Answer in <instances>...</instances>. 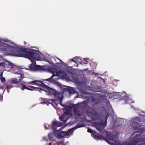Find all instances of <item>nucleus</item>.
Listing matches in <instances>:
<instances>
[{
    "instance_id": "nucleus-1",
    "label": "nucleus",
    "mask_w": 145,
    "mask_h": 145,
    "mask_svg": "<svg viewBox=\"0 0 145 145\" xmlns=\"http://www.w3.org/2000/svg\"><path fill=\"white\" fill-rule=\"evenodd\" d=\"M16 44L10 42L7 39H0V50L3 51L4 50L10 51L14 49L16 50L14 55L19 57H23L30 59L32 63L29 69L33 71H35L38 70H42L43 66L36 65L35 60L45 61L44 55L36 50H27L26 52L23 48H19L16 47Z\"/></svg>"
},
{
    "instance_id": "nucleus-2",
    "label": "nucleus",
    "mask_w": 145,
    "mask_h": 145,
    "mask_svg": "<svg viewBox=\"0 0 145 145\" xmlns=\"http://www.w3.org/2000/svg\"><path fill=\"white\" fill-rule=\"evenodd\" d=\"M52 123L53 134L51 133L48 134V139L50 141L55 140V137L59 139L62 138L64 137L68 138V136L69 137L71 135L75 129L83 127L82 125L77 124L74 128L69 129L67 132L62 131L63 129L62 127L59 129L57 128V127L62 125L63 124L61 123L55 121L53 122Z\"/></svg>"
},
{
    "instance_id": "nucleus-3",
    "label": "nucleus",
    "mask_w": 145,
    "mask_h": 145,
    "mask_svg": "<svg viewBox=\"0 0 145 145\" xmlns=\"http://www.w3.org/2000/svg\"><path fill=\"white\" fill-rule=\"evenodd\" d=\"M74 108L73 112L76 118H78L82 116L83 112L87 114H91L95 117L98 118L99 114L94 109L93 106H89L86 103V102L84 101L82 103L78 104L75 106Z\"/></svg>"
},
{
    "instance_id": "nucleus-4",
    "label": "nucleus",
    "mask_w": 145,
    "mask_h": 145,
    "mask_svg": "<svg viewBox=\"0 0 145 145\" xmlns=\"http://www.w3.org/2000/svg\"><path fill=\"white\" fill-rule=\"evenodd\" d=\"M103 106L101 107V111L103 112H105V121L104 122L101 121L100 122H96L93 124L97 129L101 132L106 125L107 119L110 114L109 111L112 109L109 101L106 100Z\"/></svg>"
},
{
    "instance_id": "nucleus-5",
    "label": "nucleus",
    "mask_w": 145,
    "mask_h": 145,
    "mask_svg": "<svg viewBox=\"0 0 145 145\" xmlns=\"http://www.w3.org/2000/svg\"><path fill=\"white\" fill-rule=\"evenodd\" d=\"M8 65L9 66H11V68L12 69V72L13 73L19 74L20 75L19 77L20 78L18 80V79L16 78H12L11 79V82L14 84H16L21 80V78L23 77V76L18 72L19 69L18 66L10 62H8Z\"/></svg>"
},
{
    "instance_id": "nucleus-6",
    "label": "nucleus",
    "mask_w": 145,
    "mask_h": 145,
    "mask_svg": "<svg viewBox=\"0 0 145 145\" xmlns=\"http://www.w3.org/2000/svg\"><path fill=\"white\" fill-rule=\"evenodd\" d=\"M37 82L36 83V85L38 86H41L42 87L44 88L45 89H42L41 88H37V87H35L33 86H30L29 87L32 88L33 89H34L35 90L36 89H38V91L39 92H40V91L43 90L44 91L48 92V94H50V93H51L50 91V90H54V89H51L47 86H46L45 84H44L42 81L37 80Z\"/></svg>"
},
{
    "instance_id": "nucleus-7",
    "label": "nucleus",
    "mask_w": 145,
    "mask_h": 145,
    "mask_svg": "<svg viewBox=\"0 0 145 145\" xmlns=\"http://www.w3.org/2000/svg\"><path fill=\"white\" fill-rule=\"evenodd\" d=\"M52 75L49 78L46 79L45 80L46 81H48L52 82L53 81L52 79V78L55 76H59L62 77V78H67V75L65 73H63L62 71L61 70H55L54 72H52Z\"/></svg>"
},
{
    "instance_id": "nucleus-8",
    "label": "nucleus",
    "mask_w": 145,
    "mask_h": 145,
    "mask_svg": "<svg viewBox=\"0 0 145 145\" xmlns=\"http://www.w3.org/2000/svg\"><path fill=\"white\" fill-rule=\"evenodd\" d=\"M50 91L51 93L50 94L54 95L56 98H57L59 100L60 105L62 106H64L62 102L63 98L62 93H59L54 89V90H50Z\"/></svg>"
},
{
    "instance_id": "nucleus-9",
    "label": "nucleus",
    "mask_w": 145,
    "mask_h": 145,
    "mask_svg": "<svg viewBox=\"0 0 145 145\" xmlns=\"http://www.w3.org/2000/svg\"><path fill=\"white\" fill-rule=\"evenodd\" d=\"M71 111L70 109H67L64 112L63 114L59 117V118L64 123H65L71 116Z\"/></svg>"
},
{
    "instance_id": "nucleus-10",
    "label": "nucleus",
    "mask_w": 145,
    "mask_h": 145,
    "mask_svg": "<svg viewBox=\"0 0 145 145\" xmlns=\"http://www.w3.org/2000/svg\"><path fill=\"white\" fill-rule=\"evenodd\" d=\"M137 121L140 122V118L138 117H135L131 120V126L132 127L131 128H132L134 130L140 129V128H139L138 127V123Z\"/></svg>"
},
{
    "instance_id": "nucleus-11",
    "label": "nucleus",
    "mask_w": 145,
    "mask_h": 145,
    "mask_svg": "<svg viewBox=\"0 0 145 145\" xmlns=\"http://www.w3.org/2000/svg\"><path fill=\"white\" fill-rule=\"evenodd\" d=\"M87 131L91 133V136L99 140L103 138V136L102 135H97V133L95 131L91 129H88Z\"/></svg>"
},
{
    "instance_id": "nucleus-12",
    "label": "nucleus",
    "mask_w": 145,
    "mask_h": 145,
    "mask_svg": "<svg viewBox=\"0 0 145 145\" xmlns=\"http://www.w3.org/2000/svg\"><path fill=\"white\" fill-rule=\"evenodd\" d=\"M122 95H123L122 96L124 97L123 99H125L126 100L125 101L126 103H131L134 102L131 99H130L127 96H125V93L123 91Z\"/></svg>"
},
{
    "instance_id": "nucleus-13",
    "label": "nucleus",
    "mask_w": 145,
    "mask_h": 145,
    "mask_svg": "<svg viewBox=\"0 0 145 145\" xmlns=\"http://www.w3.org/2000/svg\"><path fill=\"white\" fill-rule=\"evenodd\" d=\"M81 59L80 58L78 57H74L73 59H72L71 61L75 62L76 63V64L75 65V66L76 67H78V64L76 65V64H77V63L78 62H79L81 64H82V63L79 62V61Z\"/></svg>"
},
{
    "instance_id": "nucleus-14",
    "label": "nucleus",
    "mask_w": 145,
    "mask_h": 145,
    "mask_svg": "<svg viewBox=\"0 0 145 145\" xmlns=\"http://www.w3.org/2000/svg\"><path fill=\"white\" fill-rule=\"evenodd\" d=\"M66 90L69 92L70 94L72 93H74L75 92L73 88L71 87H68L67 88H66Z\"/></svg>"
},
{
    "instance_id": "nucleus-15",
    "label": "nucleus",
    "mask_w": 145,
    "mask_h": 145,
    "mask_svg": "<svg viewBox=\"0 0 145 145\" xmlns=\"http://www.w3.org/2000/svg\"><path fill=\"white\" fill-rule=\"evenodd\" d=\"M55 99H52L51 100H45L44 101H43V102H41L40 103L42 104H46L48 105V103H50L51 104L50 102L51 101L52 102H54V101Z\"/></svg>"
},
{
    "instance_id": "nucleus-16",
    "label": "nucleus",
    "mask_w": 145,
    "mask_h": 145,
    "mask_svg": "<svg viewBox=\"0 0 145 145\" xmlns=\"http://www.w3.org/2000/svg\"><path fill=\"white\" fill-rule=\"evenodd\" d=\"M91 101L94 105L98 103H99V101L98 99L93 97L91 98Z\"/></svg>"
},
{
    "instance_id": "nucleus-17",
    "label": "nucleus",
    "mask_w": 145,
    "mask_h": 145,
    "mask_svg": "<svg viewBox=\"0 0 145 145\" xmlns=\"http://www.w3.org/2000/svg\"><path fill=\"white\" fill-rule=\"evenodd\" d=\"M124 121V119L123 118H117L116 121L115 122L118 123V122H122V121Z\"/></svg>"
},
{
    "instance_id": "nucleus-18",
    "label": "nucleus",
    "mask_w": 145,
    "mask_h": 145,
    "mask_svg": "<svg viewBox=\"0 0 145 145\" xmlns=\"http://www.w3.org/2000/svg\"><path fill=\"white\" fill-rule=\"evenodd\" d=\"M21 89L22 90H23L25 89H26L29 90H32L31 89L27 87H26L25 85L23 84L22 87L21 88Z\"/></svg>"
},
{
    "instance_id": "nucleus-19",
    "label": "nucleus",
    "mask_w": 145,
    "mask_h": 145,
    "mask_svg": "<svg viewBox=\"0 0 145 145\" xmlns=\"http://www.w3.org/2000/svg\"><path fill=\"white\" fill-rule=\"evenodd\" d=\"M37 82V80H34L31 81L30 82L27 83L28 84H36V83Z\"/></svg>"
},
{
    "instance_id": "nucleus-20",
    "label": "nucleus",
    "mask_w": 145,
    "mask_h": 145,
    "mask_svg": "<svg viewBox=\"0 0 145 145\" xmlns=\"http://www.w3.org/2000/svg\"><path fill=\"white\" fill-rule=\"evenodd\" d=\"M0 79L1 82L3 83H4L5 82V77H1Z\"/></svg>"
},
{
    "instance_id": "nucleus-21",
    "label": "nucleus",
    "mask_w": 145,
    "mask_h": 145,
    "mask_svg": "<svg viewBox=\"0 0 145 145\" xmlns=\"http://www.w3.org/2000/svg\"><path fill=\"white\" fill-rule=\"evenodd\" d=\"M145 114V113L143 111H141L139 113V115L141 116H144V115Z\"/></svg>"
},
{
    "instance_id": "nucleus-22",
    "label": "nucleus",
    "mask_w": 145,
    "mask_h": 145,
    "mask_svg": "<svg viewBox=\"0 0 145 145\" xmlns=\"http://www.w3.org/2000/svg\"><path fill=\"white\" fill-rule=\"evenodd\" d=\"M12 88V86L10 85H8L7 86V89L8 90V89H11Z\"/></svg>"
},
{
    "instance_id": "nucleus-23",
    "label": "nucleus",
    "mask_w": 145,
    "mask_h": 145,
    "mask_svg": "<svg viewBox=\"0 0 145 145\" xmlns=\"http://www.w3.org/2000/svg\"><path fill=\"white\" fill-rule=\"evenodd\" d=\"M5 63L3 62L0 63V67L1 66L4 67L5 66Z\"/></svg>"
},
{
    "instance_id": "nucleus-24",
    "label": "nucleus",
    "mask_w": 145,
    "mask_h": 145,
    "mask_svg": "<svg viewBox=\"0 0 145 145\" xmlns=\"http://www.w3.org/2000/svg\"><path fill=\"white\" fill-rule=\"evenodd\" d=\"M84 59L85 61V62L84 63L85 64H87L88 63V62H87V61L88 59L84 58Z\"/></svg>"
},
{
    "instance_id": "nucleus-25",
    "label": "nucleus",
    "mask_w": 145,
    "mask_h": 145,
    "mask_svg": "<svg viewBox=\"0 0 145 145\" xmlns=\"http://www.w3.org/2000/svg\"><path fill=\"white\" fill-rule=\"evenodd\" d=\"M43 139L44 140H45L46 141H47V139L46 138V137H44L43 138Z\"/></svg>"
},
{
    "instance_id": "nucleus-26",
    "label": "nucleus",
    "mask_w": 145,
    "mask_h": 145,
    "mask_svg": "<svg viewBox=\"0 0 145 145\" xmlns=\"http://www.w3.org/2000/svg\"><path fill=\"white\" fill-rule=\"evenodd\" d=\"M3 72H2L0 74V76L1 77H3Z\"/></svg>"
},
{
    "instance_id": "nucleus-27",
    "label": "nucleus",
    "mask_w": 145,
    "mask_h": 145,
    "mask_svg": "<svg viewBox=\"0 0 145 145\" xmlns=\"http://www.w3.org/2000/svg\"><path fill=\"white\" fill-rule=\"evenodd\" d=\"M57 85L58 86H59L61 87V84H60L59 83H58V84H57Z\"/></svg>"
},
{
    "instance_id": "nucleus-28",
    "label": "nucleus",
    "mask_w": 145,
    "mask_h": 145,
    "mask_svg": "<svg viewBox=\"0 0 145 145\" xmlns=\"http://www.w3.org/2000/svg\"><path fill=\"white\" fill-rule=\"evenodd\" d=\"M95 74V75H99V74L97 73H94Z\"/></svg>"
},
{
    "instance_id": "nucleus-29",
    "label": "nucleus",
    "mask_w": 145,
    "mask_h": 145,
    "mask_svg": "<svg viewBox=\"0 0 145 145\" xmlns=\"http://www.w3.org/2000/svg\"><path fill=\"white\" fill-rule=\"evenodd\" d=\"M77 80V78H75L74 80L76 82Z\"/></svg>"
},
{
    "instance_id": "nucleus-30",
    "label": "nucleus",
    "mask_w": 145,
    "mask_h": 145,
    "mask_svg": "<svg viewBox=\"0 0 145 145\" xmlns=\"http://www.w3.org/2000/svg\"><path fill=\"white\" fill-rule=\"evenodd\" d=\"M45 128H46V129H47V127L46 126V125H45Z\"/></svg>"
},
{
    "instance_id": "nucleus-31",
    "label": "nucleus",
    "mask_w": 145,
    "mask_h": 145,
    "mask_svg": "<svg viewBox=\"0 0 145 145\" xmlns=\"http://www.w3.org/2000/svg\"><path fill=\"white\" fill-rule=\"evenodd\" d=\"M24 44H26V42L25 41L24 42Z\"/></svg>"
},
{
    "instance_id": "nucleus-32",
    "label": "nucleus",
    "mask_w": 145,
    "mask_h": 145,
    "mask_svg": "<svg viewBox=\"0 0 145 145\" xmlns=\"http://www.w3.org/2000/svg\"><path fill=\"white\" fill-rule=\"evenodd\" d=\"M119 93L120 94V95H121V94H122V93Z\"/></svg>"
},
{
    "instance_id": "nucleus-33",
    "label": "nucleus",
    "mask_w": 145,
    "mask_h": 145,
    "mask_svg": "<svg viewBox=\"0 0 145 145\" xmlns=\"http://www.w3.org/2000/svg\"><path fill=\"white\" fill-rule=\"evenodd\" d=\"M51 143H50L49 144V145H51Z\"/></svg>"
},
{
    "instance_id": "nucleus-34",
    "label": "nucleus",
    "mask_w": 145,
    "mask_h": 145,
    "mask_svg": "<svg viewBox=\"0 0 145 145\" xmlns=\"http://www.w3.org/2000/svg\"><path fill=\"white\" fill-rule=\"evenodd\" d=\"M60 60L61 61V62H62V61H61L60 60Z\"/></svg>"
},
{
    "instance_id": "nucleus-35",
    "label": "nucleus",
    "mask_w": 145,
    "mask_h": 145,
    "mask_svg": "<svg viewBox=\"0 0 145 145\" xmlns=\"http://www.w3.org/2000/svg\"><path fill=\"white\" fill-rule=\"evenodd\" d=\"M56 59H57L59 60V59L58 58H57Z\"/></svg>"
},
{
    "instance_id": "nucleus-36",
    "label": "nucleus",
    "mask_w": 145,
    "mask_h": 145,
    "mask_svg": "<svg viewBox=\"0 0 145 145\" xmlns=\"http://www.w3.org/2000/svg\"><path fill=\"white\" fill-rule=\"evenodd\" d=\"M119 126V125H118L117 126Z\"/></svg>"
},
{
    "instance_id": "nucleus-37",
    "label": "nucleus",
    "mask_w": 145,
    "mask_h": 145,
    "mask_svg": "<svg viewBox=\"0 0 145 145\" xmlns=\"http://www.w3.org/2000/svg\"><path fill=\"white\" fill-rule=\"evenodd\" d=\"M46 61L48 62V60H46Z\"/></svg>"
}]
</instances>
